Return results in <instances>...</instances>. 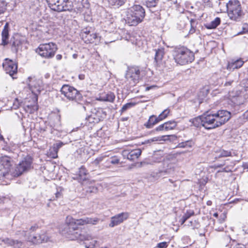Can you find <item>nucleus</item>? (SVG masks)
Masks as SVG:
<instances>
[{"label":"nucleus","mask_w":248,"mask_h":248,"mask_svg":"<svg viewBox=\"0 0 248 248\" xmlns=\"http://www.w3.org/2000/svg\"><path fill=\"white\" fill-rule=\"evenodd\" d=\"M7 174V171L4 168L2 164L0 163V179L3 177H5Z\"/></svg>","instance_id":"obj_42"},{"label":"nucleus","mask_w":248,"mask_h":248,"mask_svg":"<svg viewBox=\"0 0 248 248\" xmlns=\"http://www.w3.org/2000/svg\"><path fill=\"white\" fill-rule=\"evenodd\" d=\"M244 116L246 119H248V110L244 113Z\"/></svg>","instance_id":"obj_64"},{"label":"nucleus","mask_w":248,"mask_h":248,"mask_svg":"<svg viewBox=\"0 0 248 248\" xmlns=\"http://www.w3.org/2000/svg\"><path fill=\"white\" fill-rule=\"evenodd\" d=\"M170 110L169 109L167 108L165 109L164 111L161 113L159 116H158V118L160 119V121L163 120V119H165L167 117V116L169 115L170 113Z\"/></svg>","instance_id":"obj_38"},{"label":"nucleus","mask_w":248,"mask_h":248,"mask_svg":"<svg viewBox=\"0 0 248 248\" xmlns=\"http://www.w3.org/2000/svg\"><path fill=\"white\" fill-rule=\"evenodd\" d=\"M6 6L7 3L5 1L0 0V15L5 12Z\"/></svg>","instance_id":"obj_41"},{"label":"nucleus","mask_w":248,"mask_h":248,"mask_svg":"<svg viewBox=\"0 0 248 248\" xmlns=\"http://www.w3.org/2000/svg\"><path fill=\"white\" fill-rule=\"evenodd\" d=\"M52 4V10L58 12L62 11H71L73 9V5L72 3L67 0V1L62 0V2L60 0H57V3H51Z\"/></svg>","instance_id":"obj_9"},{"label":"nucleus","mask_w":248,"mask_h":248,"mask_svg":"<svg viewBox=\"0 0 248 248\" xmlns=\"http://www.w3.org/2000/svg\"><path fill=\"white\" fill-rule=\"evenodd\" d=\"M228 16L229 18L236 22L240 21L243 18L244 13L238 0H230L226 3Z\"/></svg>","instance_id":"obj_4"},{"label":"nucleus","mask_w":248,"mask_h":248,"mask_svg":"<svg viewBox=\"0 0 248 248\" xmlns=\"http://www.w3.org/2000/svg\"><path fill=\"white\" fill-rule=\"evenodd\" d=\"M21 42L20 40L16 39L12 44V47L14 48L15 50L17 51L20 47Z\"/></svg>","instance_id":"obj_39"},{"label":"nucleus","mask_w":248,"mask_h":248,"mask_svg":"<svg viewBox=\"0 0 248 248\" xmlns=\"http://www.w3.org/2000/svg\"><path fill=\"white\" fill-rule=\"evenodd\" d=\"M27 241L33 244H39L47 242L49 237L45 233L36 234L35 235L30 234L27 237Z\"/></svg>","instance_id":"obj_14"},{"label":"nucleus","mask_w":248,"mask_h":248,"mask_svg":"<svg viewBox=\"0 0 248 248\" xmlns=\"http://www.w3.org/2000/svg\"><path fill=\"white\" fill-rule=\"evenodd\" d=\"M0 163H1L2 166L6 170L8 173L10 170V167L14 163V161L11 157L4 155L0 157Z\"/></svg>","instance_id":"obj_19"},{"label":"nucleus","mask_w":248,"mask_h":248,"mask_svg":"<svg viewBox=\"0 0 248 248\" xmlns=\"http://www.w3.org/2000/svg\"><path fill=\"white\" fill-rule=\"evenodd\" d=\"M93 164H94L95 166L98 165L99 164V162H98L96 159H95L93 162Z\"/></svg>","instance_id":"obj_63"},{"label":"nucleus","mask_w":248,"mask_h":248,"mask_svg":"<svg viewBox=\"0 0 248 248\" xmlns=\"http://www.w3.org/2000/svg\"><path fill=\"white\" fill-rule=\"evenodd\" d=\"M57 49V45L55 43L50 42L40 44L36 49V52L42 57L50 59L54 57Z\"/></svg>","instance_id":"obj_7"},{"label":"nucleus","mask_w":248,"mask_h":248,"mask_svg":"<svg viewBox=\"0 0 248 248\" xmlns=\"http://www.w3.org/2000/svg\"><path fill=\"white\" fill-rule=\"evenodd\" d=\"M61 92L62 94L64 95L67 99L77 103L81 110L85 111V104L86 101L84 99L80 92L76 89L68 85H64L62 86Z\"/></svg>","instance_id":"obj_2"},{"label":"nucleus","mask_w":248,"mask_h":248,"mask_svg":"<svg viewBox=\"0 0 248 248\" xmlns=\"http://www.w3.org/2000/svg\"><path fill=\"white\" fill-rule=\"evenodd\" d=\"M104 158H105V156H99V157L96 158V159L98 162H99L100 163L103 160V159Z\"/></svg>","instance_id":"obj_56"},{"label":"nucleus","mask_w":248,"mask_h":248,"mask_svg":"<svg viewBox=\"0 0 248 248\" xmlns=\"http://www.w3.org/2000/svg\"><path fill=\"white\" fill-rule=\"evenodd\" d=\"M97 191V188L94 186H90L87 190V192L89 193H95Z\"/></svg>","instance_id":"obj_49"},{"label":"nucleus","mask_w":248,"mask_h":248,"mask_svg":"<svg viewBox=\"0 0 248 248\" xmlns=\"http://www.w3.org/2000/svg\"><path fill=\"white\" fill-rule=\"evenodd\" d=\"M240 86L242 88L241 90L236 91V96H239L242 92L246 91V89L248 88V77L242 80L240 83Z\"/></svg>","instance_id":"obj_27"},{"label":"nucleus","mask_w":248,"mask_h":248,"mask_svg":"<svg viewBox=\"0 0 248 248\" xmlns=\"http://www.w3.org/2000/svg\"><path fill=\"white\" fill-rule=\"evenodd\" d=\"M166 131L173 129L177 125V123L174 121H170L165 123Z\"/></svg>","instance_id":"obj_36"},{"label":"nucleus","mask_w":248,"mask_h":248,"mask_svg":"<svg viewBox=\"0 0 248 248\" xmlns=\"http://www.w3.org/2000/svg\"><path fill=\"white\" fill-rule=\"evenodd\" d=\"M242 166L244 169H248V162L243 163Z\"/></svg>","instance_id":"obj_53"},{"label":"nucleus","mask_w":248,"mask_h":248,"mask_svg":"<svg viewBox=\"0 0 248 248\" xmlns=\"http://www.w3.org/2000/svg\"><path fill=\"white\" fill-rule=\"evenodd\" d=\"M26 107L29 109H30V113H33L35 110H37V108L36 106H29V105H27L26 106Z\"/></svg>","instance_id":"obj_47"},{"label":"nucleus","mask_w":248,"mask_h":248,"mask_svg":"<svg viewBox=\"0 0 248 248\" xmlns=\"http://www.w3.org/2000/svg\"><path fill=\"white\" fill-rule=\"evenodd\" d=\"M145 5L152 11V8L156 7L159 3V0H144Z\"/></svg>","instance_id":"obj_29"},{"label":"nucleus","mask_w":248,"mask_h":248,"mask_svg":"<svg viewBox=\"0 0 248 248\" xmlns=\"http://www.w3.org/2000/svg\"><path fill=\"white\" fill-rule=\"evenodd\" d=\"M149 120H152L151 122L153 126L156 124L157 123H158V122H159L160 121H161L158 117H156L155 115L151 116L149 118Z\"/></svg>","instance_id":"obj_44"},{"label":"nucleus","mask_w":248,"mask_h":248,"mask_svg":"<svg viewBox=\"0 0 248 248\" xmlns=\"http://www.w3.org/2000/svg\"><path fill=\"white\" fill-rule=\"evenodd\" d=\"M231 117V113L225 110L215 113L207 111L202 115L203 127L206 129L216 128L224 124Z\"/></svg>","instance_id":"obj_1"},{"label":"nucleus","mask_w":248,"mask_h":248,"mask_svg":"<svg viewBox=\"0 0 248 248\" xmlns=\"http://www.w3.org/2000/svg\"><path fill=\"white\" fill-rule=\"evenodd\" d=\"M129 215V213L127 212H123L111 217L110 223L109 224V227H113L119 225L124 220L127 219Z\"/></svg>","instance_id":"obj_16"},{"label":"nucleus","mask_w":248,"mask_h":248,"mask_svg":"<svg viewBox=\"0 0 248 248\" xmlns=\"http://www.w3.org/2000/svg\"><path fill=\"white\" fill-rule=\"evenodd\" d=\"M175 62L180 65H185L194 60V54L187 48L182 47L176 51L174 56Z\"/></svg>","instance_id":"obj_6"},{"label":"nucleus","mask_w":248,"mask_h":248,"mask_svg":"<svg viewBox=\"0 0 248 248\" xmlns=\"http://www.w3.org/2000/svg\"><path fill=\"white\" fill-rule=\"evenodd\" d=\"M108 161L112 164H118L120 162V160L116 156H113L110 158Z\"/></svg>","instance_id":"obj_45"},{"label":"nucleus","mask_w":248,"mask_h":248,"mask_svg":"<svg viewBox=\"0 0 248 248\" xmlns=\"http://www.w3.org/2000/svg\"><path fill=\"white\" fill-rule=\"evenodd\" d=\"M126 0H108L109 4L117 8L123 5Z\"/></svg>","instance_id":"obj_34"},{"label":"nucleus","mask_w":248,"mask_h":248,"mask_svg":"<svg viewBox=\"0 0 248 248\" xmlns=\"http://www.w3.org/2000/svg\"><path fill=\"white\" fill-rule=\"evenodd\" d=\"M27 82L28 83L30 90L31 91L32 93L35 95V101L37 102V95L40 93L42 89V87L40 85L41 81L37 80L34 78L29 77Z\"/></svg>","instance_id":"obj_11"},{"label":"nucleus","mask_w":248,"mask_h":248,"mask_svg":"<svg viewBox=\"0 0 248 248\" xmlns=\"http://www.w3.org/2000/svg\"><path fill=\"white\" fill-rule=\"evenodd\" d=\"M248 31V30H246L245 28H243V31L241 32H239V33H238V35L239 34H242Z\"/></svg>","instance_id":"obj_57"},{"label":"nucleus","mask_w":248,"mask_h":248,"mask_svg":"<svg viewBox=\"0 0 248 248\" xmlns=\"http://www.w3.org/2000/svg\"><path fill=\"white\" fill-rule=\"evenodd\" d=\"M62 142H60L58 143H57L56 144H54L53 146L54 147H58V150L60 148L62 147Z\"/></svg>","instance_id":"obj_55"},{"label":"nucleus","mask_w":248,"mask_h":248,"mask_svg":"<svg viewBox=\"0 0 248 248\" xmlns=\"http://www.w3.org/2000/svg\"><path fill=\"white\" fill-rule=\"evenodd\" d=\"M189 122L191 123L192 125L198 127L201 125L203 126L202 115L200 117L190 119Z\"/></svg>","instance_id":"obj_28"},{"label":"nucleus","mask_w":248,"mask_h":248,"mask_svg":"<svg viewBox=\"0 0 248 248\" xmlns=\"http://www.w3.org/2000/svg\"><path fill=\"white\" fill-rule=\"evenodd\" d=\"M230 156H232L231 152L223 150L220 152V154L218 155V157H227Z\"/></svg>","instance_id":"obj_43"},{"label":"nucleus","mask_w":248,"mask_h":248,"mask_svg":"<svg viewBox=\"0 0 248 248\" xmlns=\"http://www.w3.org/2000/svg\"><path fill=\"white\" fill-rule=\"evenodd\" d=\"M168 245L167 242H163L157 244V247L159 248H166Z\"/></svg>","instance_id":"obj_48"},{"label":"nucleus","mask_w":248,"mask_h":248,"mask_svg":"<svg viewBox=\"0 0 248 248\" xmlns=\"http://www.w3.org/2000/svg\"><path fill=\"white\" fill-rule=\"evenodd\" d=\"M32 162V158L27 155L16 166L14 175L15 176H19L24 172L28 171L31 167Z\"/></svg>","instance_id":"obj_8"},{"label":"nucleus","mask_w":248,"mask_h":248,"mask_svg":"<svg viewBox=\"0 0 248 248\" xmlns=\"http://www.w3.org/2000/svg\"><path fill=\"white\" fill-rule=\"evenodd\" d=\"M58 147L53 146L49 148V151L47 152V155L49 157L51 158H55L58 156Z\"/></svg>","instance_id":"obj_32"},{"label":"nucleus","mask_w":248,"mask_h":248,"mask_svg":"<svg viewBox=\"0 0 248 248\" xmlns=\"http://www.w3.org/2000/svg\"><path fill=\"white\" fill-rule=\"evenodd\" d=\"M61 193L60 192H57L56 194H55V196H56V198L57 199H58V198H61Z\"/></svg>","instance_id":"obj_58"},{"label":"nucleus","mask_w":248,"mask_h":248,"mask_svg":"<svg viewBox=\"0 0 248 248\" xmlns=\"http://www.w3.org/2000/svg\"><path fill=\"white\" fill-rule=\"evenodd\" d=\"M87 174V170L86 168L83 166H81L79 169L78 176H77L76 178H74V179H77L80 182L84 181L86 180Z\"/></svg>","instance_id":"obj_24"},{"label":"nucleus","mask_w":248,"mask_h":248,"mask_svg":"<svg viewBox=\"0 0 248 248\" xmlns=\"http://www.w3.org/2000/svg\"><path fill=\"white\" fill-rule=\"evenodd\" d=\"M178 146L181 148H185L187 147H190L192 146L191 141L190 140H187L185 142H182L179 143Z\"/></svg>","instance_id":"obj_40"},{"label":"nucleus","mask_w":248,"mask_h":248,"mask_svg":"<svg viewBox=\"0 0 248 248\" xmlns=\"http://www.w3.org/2000/svg\"><path fill=\"white\" fill-rule=\"evenodd\" d=\"M60 232L63 236L71 240L77 239L80 236L78 227L71 221L68 217L66 218L65 224L61 227Z\"/></svg>","instance_id":"obj_5"},{"label":"nucleus","mask_w":248,"mask_h":248,"mask_svg":"<svg viewBox=\"0 0 248 248\" xmlns=\"http://www.w3.org/2000/svg\"><path fill=\"white\" fill-rule=\"evenodd\" d=\"M140 71L137 67H131L128 68L125 75V78L129 80L130 84H135L138 82Z\"/></svg>","instance_id":"obj_12"},{"label":"nucleus","mask_w":248,"mask_h":248,"mask_svg":"<svg viewBox=\"0 0 248 248\" xmlns=\"http://www.w3.org/2000/svg\"><path fill=\"white\" fill-rule=\"evenodd\" d=\"M244 62L241 59L236 60L235 61H232L229 62L227 65V69L229 70H233L235 69H238L242 66Z\"/></svg>","instance_id":"obj_21"},{"label":"nucleus","mask_w":248,"mask_h":248,"mask_svg":"<svg viewBox=\"0 0 248 248\" xmlns=\"http://www.w3.org/2000/svg\"><path fill=\"white\" fill-rule=\"evenodd\" d=\"M163 159V152L161 151H155L152 156V162L153 163L160 162Z\"/></svg>","instance_id":"obj_25"},{"label":"nucleus","mask_w":248,"mask_h":248,"mask_svg":"<svg viewBox=\"0 0 248 248\" xmlns=\"http://www.w3.org/2000/svg\"><path fill=\"white\" fill-rule=\"evenodd\" d=\"M3 67L6 73L9 74L11 77L14 78V76L17 73V63L11 60L6 59L5 62L3 63Z\"/></svg>","instance_id":"obj_13"},{"label":"nucleus","mask_w":248,"mask_h":248,"mask_svg":"<svg viewBox=\"0 0 248 248\" xmlns=\"http://www.w3.org/2000/svg\"><path fill=\"white\" fill-rule=\"evenodd\" d=\"M151 120H148V122L144 124L145 126L147 128H151L153 127V125L152 124Z\"/></svg>","instance_id":"obj_51"},{"label":"nucleus","mask_w":248,"mask_h":248,"mask_svg":"<svg viewBox=\"0 0 248 248\" xmlns=\"http://www.w3.org/2000/svg\"><path fill=\"white\" fill-rule=\"evenodd\" d=\"M140 149H136L132 150H124L122 152V155L124 158H127L130 161H134L138 159L141 154Z\"/></svg>","instance_id":"obj_15"},{"label":"nucleus","mask_w":248,"mask_h":248,"mask_svg":"<svg viewBox=\"0 0 248 248\" xmlns=\"http://www.w3.org/2000/svg\"><path fill=\"white\" fill-rule=\"evenodd\" d=\"M174 165L169 160H166L163 162L162 169L159 170L158 173L161 176H165L166 175L173 174L174 172Z\"/></svg>","instance_id":"obj_17"},{"label":"nucleus","mask_w":248,"mask_h":248,"mask_svg":"<svg viewBox=\"0 0 248 248\" xmlns=\"http://www.w3.org/2000/svg\"><path fill=\"white\" fill-rule=\"evenodd\" d=\"M38 228V227L36 225L35 226H31V228H30V230L31 231H35Z\"/></svg>","instance_id":"obj_59"},{"label":"nucleus","mask_w":248,"mask_h":248,"mask_svg":"<svg viewBox=\"0 0 248 248\" xmlns=\"http://www.w3.org/2000/svg\"><path fill=\"white\" fill-rule=\"evenodd\" d=\"M81 38L82 40L86 43H93L94 42V40H95L97 35L96 34L92 33L90 31H85L81 33Z\"/></svg>","instance_id":"obj_18"},{"label":"nucleus","mask_w":248,"mask_h":248,"mask_svg":"<svg viewBox=\"0 0 248 248\" xmlns=\"http://www.w3.org/2000/svg\"><path fill=\"white\" fill-rule=\"evenodd\" d=\"M194 212L193 211H187L182 217L180 219V222L181 224H183L186 220H187L190 217L194 215Z\"/></svg>","instance_id":"obj_35"},{"label":"nucleus","mask_w":248,"mask_h":248,"mask_svg":"<svg viewBox=\"0 0 248 248\" xmlns=\"http://www.w3.org/2000/svg\"><path fill=\"white\" fill-rule=\"evenodd\" d=\"M78 78L80 79L83 80L85 78V75L84 74H80L78 76Z\"/></svg>","instance_id":"obj_61"},{"label":"nucleus","mask_w":248,"mask_h":248,"mask_svg":"<svg viewBox=\"0 0 248 248\" xmlns=\"http://www.w3.org/2000/svg\"><path fill=\"white\" fill-rule=\"evenodd\" d=\"M51 3H57V0H50L49 1V5L50 8L52 10V4Z\"/></svg>","instance_id":"obj_54"},{"label":"nucleus","mask_w":248,"mask_h":248,"mask_svg":"<svg viewBox=\"0 0 248 248\" xmlns=\"http://www.w3.org/2000/svg\"><path fill=\"white\" fill-rule=\"evenodd\" d=\"M145 16V10L139 4H135L126 12V22L129 26H136L140 23Z\"/></svg>","instance_id":"obj_3"},{"label":"nucleus","mask_w":248,"mask_h":248,"mask_svg":"<svg viewBox=\"0 0 248 248\" xmlns=\"http://www.w3.org/2000/svg\"><path fill=\"white\" fill-rule=\"evenodd\" d=\"M169 137H170V136H169V135H165V136L154 137L152 139H150L145 140L143 143L148 144V143H151L152 142H155V141H166V140H169Z\"/></svg>","instance_id":"obj_26"},{"label":"nucleus","mask_w":248,"mask_h":248,"mask_svg":"<svg viewBox=\"0 0 248 248\" xmlns=\"http://www.w3.org/2000/svg\"><path fill=\"white\" fill-rule=\"evenodd\" d=\"M164 54V50L163 49H158L157 50H155V62L156 65H157L158 63L161 61Z\"/></svg>","instance_id":"obj_31"},{"label":"nucleus","mask_w":248,"mask_h":248,"mask_svg":"<svg viewBox=\"0 0 248 248\" xmlns=\"http://www.w3.org/2000/svg\"><path fill=\"white\" fill-rule=\"evenodd\" d=\"M56 58L57 60H61L62 58V56L61 54H58L56 55Z\"/></svg>","instance_id":"obj_62"},{"label":"nucleus","mask_w":248,"mask_h":248,"mask_svg":"<svg viewBox=\"0 0 248 248\" xmlns=\"http://www.w3.org/2000/svg\"><path fill=\"white\" fill-rule=\"evenodd\" d=\"M195 21L193 20V19H191L190 20V23H191V28L190 29V31H189V33H193L195 32V29L194 28L193 25H192V23L193 22H194Z\"/></svg>","instance_id":"obj_52"},{"label":"nucleus","mask_w":248,"mask_h":248,"mask_svg":"<svg viewBox=\"0 0 248 248\" xmlns=\"http://www.w3.org/2000/svg\"><path fill=\"white\" fill-rule=\"evenodd\" d=\"M115 98V95L114 93L112 92H108L107 93H104L102 94L98 98L97 100L101 101H106L113 102Z\"/></svg>","instance_id":"obj_22"},{"label":"nucleus","mask_w":248,"mask_h":248,"mask_svg":"<svg viewBox=\"0 0 248 248\" xmlns=\"http://www.w3.org/2000/svg\"><path fill=\"white\" fill-rule=\"evenodd\" d=\"M233 83V81H227L225 83V85L226 86H229V85H231L232 83Z\"/></svg>","instance_id":"obj_60"},{"label":"nucleus","mask_w":248,"mask_h":248,"mask_svg":"<svg viewBox=\"0 0 248 248\" xmlns=\"http://www.w3.org/2000/svg\"><path fill=\"white\" fill-rule=\"evenodd\" d=\"M71 221L74 222V224L78 226H83L86 225H94L97 224L99 221V218L97 217H84L80 219H75L71 217H68Z\"/></svg>","instance_id":"obj_10"},{"label":"nucleus","mask_w":248,"mask_h":248,"mask_svg":"<svg viewBox=\"0 0 248 248\" xmlns=\"http://www.w3.org/2000/svg\"><path fill=\"white\" fill-rule=\"evenodd\" d=\"M196 223V220H191L188 222L187 224L186 225L188 227H192L193 229H194L196 227L195 224Z\"/></svg>","instance_id":"obj_50"},{"label":"nucleus","mask_w":248,"mask_h":248,"mask_svg":"<svg viewBox=\"0 0 248 248\" xmlns=\"http://www.w3.org/2000/svg\"><path fill=\"white\" fill-rule=\"evenodd\" d=\"M1 36H2V42L1 45L3 46H6L7 45L9 42H8V39H9V24L8 23H6L4 28L2 30V32H1Z\"/></svg>","instance_id":"obj_20"},{"label":"nucleus","mask_w":248,"mask_h":248,"mask_svg":"<svg viewBox=\"0 0 248 248\" xmlns=\"http://www.w3.org/2000/svg\"><path fill=\"white\" fill-rule=\"evenodd\" d=\"M86 120L89 122V123H98L101 119L99 117H97L96 114H92L90 116H89Z\"/></svg>","instance_id":"obj_33"},{"label":"nucleus","mask_w":248,"mask_h":248,"mask_svg":"<svg viewBox=\"0 0 248 248\" xmlns=\"http://www.w3.org/2000/svg\"><path fill=\"white\" fill-rule=\"evenodd\" d=\"M155 130L156 131H163V130L166 131L165 123H164L163 124H162L159 125L157 127H156V128L155 129Z\"/></svg>","instance_id":"obj_46"},{"label":"nucleus","mask_w":248,"mask_h":248,"mask_svg":"<svg viewBox=\"0 0 248 248\" xmlns=\"http://www.w3.org/2000/svg\"><path fill=\"white\" fill-rule=\"evenodd\" d=\"M220 23V19L219 17H216L213 21L206 25V28L208 29H215Z\"/></svg>","instance_id":"obj_30"},{"label":"nucleus","mask_w":248,"mask_h":248,"mask_svg":"<svg viewBox=\"0 0 248 248\" xmlns=\"http://www.w3.org/2000/svg\"><path fill=\"white\" fill-rule=\"evenodd\" d=\"M136 105L135 103L129 102L124 105L120 111L121 113L125 111L127 109L134 107Z\"/></svg>","instance_id":"obj_37"},{"label":"nucleus","mask_w":248,"mask_h":248,"mask_svg":"<svg viewBox=\"0 0 248 248\" xmlns=\"http://www.w3.org/2000/svg\"><path fill=\"white\" fill-rule=\"evenodd\" d=\"M1 241L8 246H13L14 248H19L22 245L21 242L14 240L8 238L3 239Z\"/></svg>","instance_id":"obj_23"}]
</instances>
